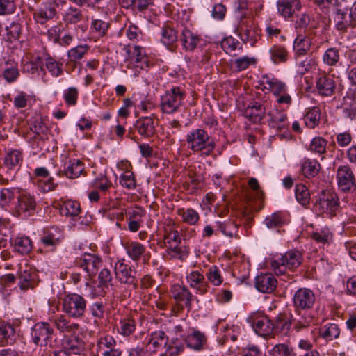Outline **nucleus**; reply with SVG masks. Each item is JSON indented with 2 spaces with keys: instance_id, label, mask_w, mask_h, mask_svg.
<instances>
[{
  "instance_id": "a19ab883",
  "label": "nucleus",
  "mask_w": 356,
  "mask_h": 356,
  "mask_svg": "<svg viewBox=\"0 0 356 356\" xmlns=\"http://www.w3.org/2000/svg\"><path fill=\"white\" fill-rule=\"evenodd\" d=\"M255 63L256 59L248 56H240L230 60L231 69L238 72L245 70L249 66Z\"/></svg>"
},
{
  "instance_id": "49530a36",
  "label": "nucleus",
  "mask_w": 356,
  "mask_h": 356,
  "mask_svg": "<svg viewBox=\"0 0 356 356\" xmlns=\"http://www.w3.org/2000/svg\"><path fill=\"white\" fill-rule=\"evenodd\" d=\"M321 111L318 107L309 108L303 117L304 123L309 129L316 127L320 121Z\"/></svg>"
},
{
  "instance_id": "3c124183",
  "label": "nucleus",
  "mask_w": 356,
  "mask_h": 356,
  "mask_svg": "<svg viewBox=\"0 0 356 356\" xmlns=\"http://www.w3.org/2000/svg\"><path fill=\"white\" fill-rule=\"evenodd\" d=\"M269 52L274 63H285L288 59V51L284 47L273 45Z\"/></svg>"
},
{
  "instance_id": "a211bd4d",
  "label": "nucleus",
  "mask_w": 356,
  "mask_h": 356,
  "mask_svg": "<svg viewBox=\"0 0 356 356\" xmlns=\"http://www.w3.org/2000/svg\"><path fill=\"white\" fill-rule=\"evenodd\" d=\"M63 238V233L58 228L51 227L44 232L40 238V243L44 248L53 251Z\"/></svg>"
},
{
  "instance_id": "c03bdc74",
  "label": "nucleus",
  "mask_w": 356,
  "mask_h": 356,
  "mask_svg": "<svg viewBox=\"0 0 356 356\" xmlns=\"http://www.w3.org/2000/svg\"><path fill=\"white\" fill-rule=\"evenodd\" d=\"M82 11L77 8L70 6L64 13L63 20L66 24H75L83 20Z\"/></svg>"
},
{
  "instance_id": "0e129e2a",
  "label": "nucleus",
  "mask_w": 356,
  "mask_h": 356,
  "mask_svg": "<svg viewBox=\"0 0 356 356\" xmlns=\"http://www.w3.org/2000/svg\"><path fill=\"white\" fill-rule=\"evenodd\" d=\"M349 18L345 12L338 10L334 18L336 28L339 31H345L350 24Z\"/></svg>"
},
{
  "instance_id": "4c0bfd02",
  "label": "nucleus",
  "mask_w": 356,
  "mask_h": 356,
  "mask_svg": "<svg viewBox=\"0 0 356 356\" xmlns=\"http://www.w3.org/2000/svg\"><path fill=\"white\" fill-rule=\"evenodd\" d=\"M15 334V328L10 323H0V345L5 346L13 343Z\"/></svg>"
},
{
  "instance_id": "2f4dec72",
  "label": "nucleus",
  "mask_w": 356,
  "mask_h": 356,
  "mask_svg": "<svg viewBox=\"0 0 356 356\" xmlns=\"http://www.w3.org/2000/svg\"><path fill=\"white\" fill-rule=\"evenodd\" d=\"M83 172L84 163L79 159H71L65 163L64 173L68 178H77Z\"/></svg>"
},
{
  "instance_id": "6ab92c4d",
  "label": "nucleus",
  "mask_w": 356,
  "mask_h": 356,
  "mask_svg": "<svg viewBox=\"0 0 356 356\" xmlns=\"http://www.w3.org/2000/svg\"><path fill=\"white\" fill-rule=\"evenodd\" d=\"M239 35L244 43H248L250 46H254L261 37L260 30L252 22L243 23L240 26Z\"/></svg>"
},
{
  "instance_id": "774afa93",
  "label": "nucleus",
  "mask_w": 356,
  "mask_h": 356,
  "mask_svg": "<svg viewBox=\"0 0 356 356\" xmlns=\"http://www.w3.org/2000/svg\"><path fill=\"white\" fill-rule=\"evenodd\" d=\"M79 90L76 87H70L63 92V99L68 106H74L77 104Z\"/></svg>"
},
{
  "instance_id": "58836bf2",
  "label": "nucleus",
  "mask_w": 356,
  "mask_h": 356,
  "mask_svg": "<svg viewBox=\"0 0 356 356\" xmlns=\"http://www.w3.org/2000/svg\"><path fill=\"white\" fill-rule=\"evenodd\" d=\"M184 341L177 337H172L165 343V354L169 356H177L183 353L185 349Z\"/></svg>"
},
{
  "instance_id": "393cba45",
  "label": "nucleus",
  "mask_w": 356,
  "mask_h": 356,
  "mask_svg": "<svg viewBox=\"0 0 356 356\" xmlns=\"http://www.w3.org/2000/svg\"><path fill=\"white\" fill-rule=\"evenodd\" d=\"M24 155L20 149H9L6 151L3 164L9 170L19 169L23 163Z\"/></svg>"
},
{
  "instance_id": "bb28decb",
  "label": "nucleus",
  "mask_w": 356,
  "mask_h": 356,
  "mask_svg": "<svg viewBox=\"0 0 356 356\" xmlns=\"http://www.w3.org/2000/svg\"><path fill=\"white\" fill-rule=\"evenodd\" d=\"M135 127L138 133L145 138L152 137L156 131L154 120L151 117L139 118L136 122Z\"/></svg>"
},
{
  "instance_id": "bf43d9fd",
  "label": "nucleus",
  "mask_w": 356,
  "mask_h": 356,
  "mask_svg": "<svg viewBox=\"0 0 356 356\" xmlns=\"http://www.w3.org/2000/svg\"><path fill=\"white\" fill-rule=\"evenodd\" d=\"M119 181L123 188L128 190H134L136 187V179L132 171L122 172L120 175Z\"/></svg>"
},
{
  "instance_id": "c756f323",
  "label": "nucleus",
  "mask_w": 356,
  "mask_h": 356,
  "mask_svg": "<svg viewBox=\"0 0 356 356\" xmlns=\"http://www.w3.org/2000/svg\"><path fill=\"white\" fill-rule=\"evenodd\" d=\"M64 350L67 354H79L84 349V342L76 336H70L65 337L63 341Z\"/></svg>"
},
{
  "instance_id": "8fccbe9b",
  "label": "nucleus",
  "mask_w": 356,
  "mask_h": 356,
  "mask_svg": "<svg viewBox=\"0 0 356 356\" xmlns=\"http://www.w3.org/2000/svg\"><path fill=\"white\" fill-rule=\"evenodd\" d=\"M44 65L51 76L58 77L63 74V63L56 60L51 56H49L45 58Z\"/></svg>"
},
{
  "instance_id": "ddd939ff",
  "label": "nucleus",
  "mask_w": 356,
  "mask_h": 356,
  "mask_svg": "<svg viewBox=\"0 0 356 356\" xmlns=\"http://www.w3.org/2000/svg\"><path fill=\"white\" fill-rule=\"evenodd\" d=\"M76 264L86 271L89 276L96 275L99 268L102 266V260L95 254L84 252L76 259Z\"/></svg>"
},
{
  "instance_id": "864d4df0",
  "label": "nucleus",
  "mask_w": 356,
  "mask_h": 356,
  "mask_svg": "<svg viewBox=\"0 0 356 356\" xmlns=\"http://www.w3.org/2000/svg\"><path fill=\"white\" fill-rule=\"evenodd\" d=\"M207 282H209L211 284L216 286L221 285L223 282L221 271L217 266H211L206 273Z\"/></svg>"
},
{
  "instance_id": "6e6d98bb",
  "label": "nucleus",
  "mask_w": 356,
  "mask_h": 356,
  "mask_svg": "<svg viewBox=\"0 0 356 356\" xmlns=\"http://www.w3.org/2000/svg\"><path fill=\"white\" fill-rule=\"evenodd\" d=\"M89 46L87 44H81L70 49L67 51V57L71 62H76L83 58L89 51Z\"/></svg>"
},
{
  "instance_id": "f03ea898",
  "label": "nucleus",
  "mask_w": 356,
  "mask_h": 356,
  "mask_svg": "<svg viewBox=\"0 0 356 356\" xmlns=\"http://www.w3.org/2000/svg\"><path fill=\"white\" fill-rule=\"evenodd\" d=\"M161 231L163 246L166 248L168 255L170 258L180 259L182 253L180 246L181 238L176 229L175 221L170 218H165L163 222Z\"/></svg>"
},
{
  "instance_id": "338daca9",
  "label": "nucleus",
  "mask_w": 356,
  "mask_h": 356,
  "mask_svg": "<svg viewBox=\"0 0 356 356\" xmlns=\"http://www.w3.org/2000/svg\"><path fill=\"white\" fill-rule=\"evenodd\" d=\"M223 50L229 54H232L236 50L241 49L240 42L232 37H227L221 42Z\"/></svg>"
},
{
  "instance_id": "39448f33",
  "label": "nucleus",
  "mask_w": 356,
  "mask_h": 356,
  "mask_svg": "<svg viewBox=\"0 0 356 356\" xmlns=\"http://www.w3.org/2000/svg\"><path fill=\"white\" fill-rule=\"evenodd\" d=\"M261 81L264 88L271 92L276 97V102L278 104H286L287 106L291 104L292 98L288 92L285 82L268 74L262 76Z\"/></svg>"
},
{
  "instance_id": "f257e3e1",
  "label": "nucleus",
  "mask_w": 356,
  "mask_h": 356,
  "mask_svg": "<svg viewBox=\"0 0 356 356\" xmlns=\"http://www.w3.org/2000/svg\"><path fill=\"white\" fill-rule=\"evenodd\" d=\"M186 142L188 149L204 157L210 156L216 147L214 139L200 128L189 131L186 136Z\"/></svg>"
},
{
  "instance_id": "dca6fc26",
  "label": "nucleus",
  "mask_w": 356,
  "mask_h": 356,
  "mask_svg": "<svg viewBox=\"0 0 356 356\" xmlns=\"http://www.w3.org/2000/svg\"><path fill=\"white\" fill-rule=\"evenodd\" d=\"M36 205L35 197L29 193L23 192L17 197L16 210L19 215L29 216L34 212Z\"/></svg>"
},
{
  "instance_id": "f8f14e48",
  "label": "nucleus",
  "mask_w": 356,
  "mask_h": 356,
  "mask_svg": "<svg viewBox=\"0 0 356 356\" xmlns=\"http://www.w3.org/2000/svg\"><path fill=\"white\" fill-rule=\"evenodd\" d=\"M186 281L189 287L194 290L196 294L204 295L207 293L209 284L202 270H192L188 271L186 275Z\"/></svg>"
},
{
  "instance_id": "e433bc0d",
  "label": "nucleus",
  "mask_w": 356,
  "mask_h": 356,
  "mask_svg": "<svg viewBox=\"0 0 356 356\" xmlns=\"http://www.w3.org/2000/svg\"><path fill=\"white\" fill-rule=\"evenodd\" d=\"M270 119L268 124L273 128L282 129L286 127L287 115L284 111L275 110L268 113Z\"/></svg>"
},
{
  "instance_id": "7ed1b4c3",
  "label": "nucleus",
  "mask_w": 356,
  "mask_h": 356,
  "mask_svg": "<svg viewBox=\"0 0 356 356\" xmlns=\"http://www.w3.org/2000/svg\"><path fill=\"white\" fill-rule=\"evenodd\" d=\"M185 90L179 86L167 90L160 98V109L163 113L172 115L179 112L184 105Z\"/></svg>"
},
{
  "instance_id": "cd10ccee",
  "label": "nucleus",
  "mask_w": 356,
  "mask_h": 356,
  "mask_svg": "<svg viewBox=\"0 0 356 356\" xmlns=\"http://www.w3.org/2000/svg\"><path fill=\"white\" fill-rule=\"evenodd\" d=\"M267 108L265 105L255 102L249 105L244 113L245 116L253 123H259L265 117Z\"/></svg>"
},
{
  "instance_id": "f3484780",
  "label": "nucleus",
  "mask_w": 356,
  "mask_h": 356,
  "mask_svg": "<svg viewBox=\"0 0 356 356\" xmlns=\"http://www.w3.org/2000/svg\"><path fill=\"white\" fill-rule=\"evenodd\" d=\"M170 291L177 302L182 303L188 310L191 309L194 296L187 286L179 284H174Z\"/></svg>"
},
{
  "instance_id": "2eb2a0df",
  "label": "nucleus",
  "mask_w": 356,
  "mask_h": 356,
  "mask_svg": "<svg viewBox=\"0 0 356 356\" xmlns=\"http://www.w3.org/2000/svg\"><path fill=\"white\" fill-rule=\"evenodd\" d=\"M183 48L187 51H193L195 49L204 45L205 40L202 38L188 29H184L180 36Z\"/></svg>"
},
{
  "instance_id": "aec40b11",
  "label": "nucleus",
  "mask_w": 356,
  "mask_h": 356,
  "mask_svg": "<svg viewBox=\"0 0 356 356\" xmlns=\"http://www.w3.org/2000/svg\"><path fill=\"white\" fill-rule=\"evenodd\" d=\"M316 88L319 95L332 97L336 90V83L333 78L323 74L316 79Z\"/></svg>"
},
{
  "instance_id": "20e7f679",
  "label": "nucleus",
  "mask_w": 356,
  "mask_h": 356,
  "mask_svg": "<svg viewBox=\"0 0 356 356\" xmlns=\"http://www.w3.org/2000/svg\"><path fill=\"white\" fill-rule=\"evenodd\" d=\"M302 261L300 252L290 250L286 253L275 256L270 265L274 273L277 275L284 274L287 270H293L298 267Z\"/></svg>"
},
{
  "instance_id": "412c9836",
  "label": "nucleus",
  "mask_w": 356,
  "mask_h": 356,
  "mask_svg": "<svg viewBox=\"0 0 356 356\" xmlns=\"http://www.w3.org/2000/svg\"><path fill=\"white\" fill-rule=\"evenodd\" d=\"M277 284V280L271 273L261 274L255 278V287L261 293H272L276 289Z\"/></svg>"
},
{
  "instance_id": "9d476101",
  "label": "nucleus",
  "mask_w": 356,
  "mask_h": 356,
  "mask_svg": "<svg viewBox=\"0 0 356 356\" xmlns=\"http://www.w3.org/2000/svg\"><path fill=\"white\" fill-rule=\"evenodd\" d=\"M127 58V67H138L141 69L149 67V60L145 49L139 45H128L124 48Z\"/></svg>"
},
{
  "instance_id": "c85d7f7f",
  "label": "nucleus",
  "mask_w": 356,
  "mask_h": 356,
  "mask_svg": "<svg viewBox=\"0 0 356 356\" xmlns=\"http://www.w3.org/2000/svg\"><path fill=\"white\" fill-rule=\"evenodd\" d=\"M252 327L258 335L262 337L270 334L274 330L273 323L266 316L254 318Z\"/></svg>"
},
{
  "instance_id": "79ce46f5",
  "label": "nucleus",
  "mask_w": 356,
  "mask_h": 356,
  "mask_svg": "<svg viewBox=\"0 0 356 356\" xmlns=\"http://www.w3.org/2000/svg\"><path fill=\"white\" fill-rule=\"evenodd\" d=\"M311 39L303 35H298L293 42V49L298 56H303L310 49Z\"/></svg>"
},
{
  "instance_id": "09e8293b",
  "label": "nucleus",
  "mask_w": 356,
  "mask_h": 356,
  "mask_svg": "<svg viewBox=\"0 0 356 356\" xmlns=\"http://www.w3.org/2000/svg\"><path fill=\"white\" fill-rule=\"evenodd\" d=\"M311 237L317 243L325 244L332 241L333 234L328 227H325L316 229V231L312 233Z\"/></svg>"
},
{
  "instance_id": "0eeeda50",
  "label": "nucleus",
  "mask_w": 356,
  "mask_h": 356,
  "mask_svg": "<svg viewBox=\"0 0 356 356\" xmlns=\"http://www.w3.org/2000/svg\"><path fill=\"white\" fill-rule=\"evenodd\" d=\"M54 329L46 322L36 323L31 328V341L37 346L51 347L54 335Z\"/></svg>"
},
{
  "instance_id": "ea45409f",
  "label": "nucleus",
  "mask_w": 356,
  "mask_h": 356,
  "mask_svg": "<svg viewBox=\"0 0 356 356\" xmlns=\"http://www.w3.org/2000/svg\"><path fill=\"white\" fill-rule=\"evenodd\" d=\"M118 334L123 337H129L136 330V321L131 317L121 318L116 325Z\"/></svg>"
},
{
  "instance_id": "7c9ffc66",
  "label": "nucleus",
  "mask_w": 356,
  "mask_h": 356,
  "mask_svg": "<svg viewBox=\"0 0 356 356\" xmlns=\"http://www.w3.org/2000/svg\"><path fill=\"white\" fill-rule=\"evenodd\" d=\"M186 346L193 350H200L207 342V337L203 332L194 330L184 338Z\"/></svg>"
},
{
  "instance_id": "5fc2aeb1",
  "label": "nucleus",
  "mask_w": 356,
  "mask_h": 356,
  "mask_svg": "<svg viewBox=\"0 0 356 356\" xmlns=\"http://www.w3.org/2000/svg\"><path fill=\"white\" fill-rule=\"evenodd\" d=\"M177 31L172 27L164 26L161 30V42L166 47H170L177 40Z\"/></svg>"
},
{
  "instance_id": "5701e85b",
  "label": "nucleus",
  "mask_w": 356,
  "mask_h": 356,
  "mask_svg": "<svg viewBox=\"0 0 356 356\" xmlns=\"http://www.w3.org/2000/svg\"><path fill=\"white\" fill-rule=\"evenodd\" d=\"M57 14L54 6L49 3H43L33 12V19L38 23L44 24L52 19Z\"/></svg>"
},
{
  "instance_id": "473e14b6",
  "label": "nucleus",
  "mask_w": 356,
  "mask_h": 356,
  "mask_svg": "<svg viewBox=\"0 0 356 356\" xmlns=\"http://www.w3.org/2000/svg\"><path fill=\"white\" fill-rule=\"evenodd\" d=\"M59 211L63 216L74 218L79 214L81 207L79 203L74 200H61V203L59 204Z\"/></svg>"
},
{
  "instance_id": "c9c22d12",
  "label": "nucleus",
  "mask_w": 356,
  "mask_h": 356,
  "mask_svg": "<svg viewBox=\"0 0 356 356\" xmlns=\"http://www.w3.org/2000/svg\"><path fill=\"white\" fill-rule=\"evenodd\" d=\"M13 103L16 108L31 107L35 103V97L25 92H18L13 99Z\"/></svg>"
},
{
  "instance_id": "4be33fe9",
  "label": "nucleus",
  "mask_w": 356,
  "mask_h": 356,
  "mask_svg": "<svg viewBox=\"0 0 356 356\" xmlns=\"http://www.w3.org/2000/svg\"><path fill=\"white\" fill-rule=\"evenodd\" d=\"M278 13L284 18L295 16L301 8L300 0H278L277 3Z\"/></svg>"
},
{
  "instance_id": "f704fd0d",
  "label": "nucleus",
  "mask_w": 356,
  "mask_h": 356,
  "mask_svg": "<svg viewBox=\"0 0 356 356\" xmlns=\"http://www.w3.org/2000/svg\"><path fill=\"white\" fill-rule=\"evenodd\" d=\"M321 169V164L318 161L312 159H305L301 163V172L306 178H312L316 176Z\"/></svg>"
},
{
  "instance_id": "72a5a7b5",
  "label": "nucleus",
  "mask_w": 356,
  "mask_h": 356,
  "mask_svg": "<svg viewBox=\"0 0 356 356\" xmlns=\"http://www.w3.org/2000/svg\"><path fill=\"white\" fill-rule=\"evenodd\" d=\"M215 225L216 232L220 231L226 236L232 238L237 235L238 225L230 219L216 221Z\"/></svg>"
},
{
  "instance_id": "423d86ee",
  "label": "nucleus",
  "mask_w": 356,
  "mask_h": 356,
  "mask_svg": "<svg viewBox=\"0 0 356 356\" xmlns=\"http://www.w3.org/2000/svg\"><path fill=\"white\" fill-rule=\"evenodd\" d=\"M86 300L76 293H68L65 296L62 309L68 316L73 318H81L86 311Z\"/></svg>"
},
{
  "instance_id": "e2e57ef3",
  "label": "nucleus",
  "mask_w": 356,
  "mask_h": 356,
  "mask_svg": "<svg viewBox=\"0 0 356 356\" xmlns=\"http://www.w3.org/2000/svg\"><path fill=\"white\" fill-rule=\"evenodd\" d=\"M117 342L113 337L106 335L100 337L97 342V350L100 354L107 349L116 346Z\"/></svg>"
},
{
  "instance_id": "13d9d810",
  "label": "nucleus",
  "mask_w": 356,
  "mask_h": 356,
  "mask_svg": "<svg viewBox=\"0 0 356 356\" xmlns=\"http://www.w3.org/2000/svg\"><path fill=\"white\" fill-rule=\"evenodd\" d=\"M295 195L297 201L302 206H307L310 202V193L306 186L297 184L296 186Z\"/></svg>"
},
{
  "instance_id": "603ef678",
  "label": "nucleus",
  "mask_w": 356,
  "mask_h": 356,
  "mask_svg": "<svg viewBox=\"0 0 356 356\" xmlns=\"http://www.w3.org/2000/svg\"><path fill=\"white\" fill-rule=\"evenodd\" d=\"M340 329L335 323H327L320 330V335L327 341H331L339 337Z\"/></svg>"
},
{
  "instance_id": "de8ad7c7",
  "label": "nucleus",
  "mask_w": 356,
  "mask_h": 356,
  "mask_svg": "<svg viewBox=\"0 0 356 356\" xmlns=\"http://www.w3.org/2000/svg\"><path fill=\"white\" fill-rule=\"evenodd\" d=\"M33 245L31 240L28 236H17L15 239V250L21 254H28L32 250Z\"/></svg>"
},
{
  "instance_id": "9b49d317",
  "label": "nucleus",
  "mask_w": 356,
  "mask_h": 356,
  "mask_svg": "<svg viewBox=\"0 0 356 356\" xmlns=\"http://www.w3.org/2000/svg\"><path fill=\"white\" fill-rule=\"evenodd\" d=\"M336 179L339 189L343 193H353L356 190V179L353 172L348 165L338 168Z\"/></svg>"
},
{
  "instance_id": "37998d69",
  "label": "nucleus",
  "mask_w": 356,
  "mask_h": 356,
  "mask_svg": "<svg viewBox=\"0 0 356 356\" xmlns=\"http://www.w3.org/2000/svg\"><path fill=\"white\" fill-rule=\"evenodd\" d=\"M56 327L61 332H74L79 329V324L70 323L67 318L60 315L54 320Z\"/></svg>"
},
{
  "instance_id": "680f3d73",
  "label": "nucleus",
  "mask_w": 356,
  "mask_h": 356,
  "mask_svg": "<svg viewBox=\"0 0 356 356\" xmlns=\"http://www.w3.org/2000/svg\"><path fill=\"white\" fill-rule=\"evenodd\" d=\"M268 356H295V353L287 344L279 343L268 352Z\"/></svg>"
},
{
  "instance_id": "052dcab7",
  "label": "nucleus",
  "mask_w": 356,
  "mask_h": 356,
  "mask_svg": "<svg viewBox=\"0 0 356 356\" xmlns=\"http://www.w3.org/2000/svg\"><path fill=\"white\" fill-rule=\"evenodd\" d=\"M316 60L312 56L305 57L298 64V72L303 75L316 67Z\"/></svg>"
},
{
  "instance_id": "1a4fd4ad",
  "label": "nucleus",
  "mask_w": 356,
  "mask_h": 356,
  "mask_svg": "<svg viewBox=\"0 0 356 356\" xmlns=\"http://www.w3.org/2000/svg\"><path fill=\"white\" fill-rule=\"evenodd\" d=\"M316 300L314 291L306 287L300 288L296 291L292 298L295 311L298 313L302 311L312 310L316 303Z\"/></svg>"
},
{
  "instance_id": "6e6552de",
  "label": "nucleus",
  "mask_w": 356,
  "mask_h": 356,
  "mask_svg": "<svg viewBox=\"0 0 356 356\" xmlns=\"http://www.w3.org/2000/svg\"><path fill=\"white\" fill-rule=\"evenodd\" d=\"M339 208V200L337 195L332 191H323L314 205L316 212L332 216Z\"/></svg>"
},
{
  "instance_id": "a878e982",
  "label": "nucleus",
  "mask_w": 356,
  "mask_h": 356,
  "mask_svg": "<svg viewBox=\"0 0 356 356\" xmlns=\"http://www.w3.org/2000/svg\"><path fill=\"white\" fill-rule=\"evenodd\" d=\"M127 254L133 261H138L145 252V246L136 241H127L122 243Z\"/></svg>"
},
{
  "instance_id": "a18cd8bd",
  "label": "nucleus",
  "mask_w": 356,
  "mask_h": 356,
  "mask_svg": "<svg viewBox=\"0 0 356 356\" xmlns=\"http://www.w3.org/2000/svg\"><path fill=\"white\" fill-rule=\"evenodd\" d=\"M177 214L181 218L184 222L190 225H196L200 220L199 213L192 208L179 209Z\"/></svg>"
},
{
  "instance_id": "b1692460",
  "label": "nucleus",
  "mask_w": 356,
  "mask_h": 356,
  "mask_svg": "<svg viewBox=\"0 0 356 356\" xmlns=\"http://www.w3.org/2000/svg\"><path fill=\"white\" fill-rule=\"evenodd\" d=\"M167 342V336L164 331L156 330L153 332L148 342L146 343L145 347L149 351V354L159 352L164 345L165 348V343Z\"/></svg>"
},
{
  "instance_id": "4d7b16f0",
  "label": "nucleus",
  "mask_w": 356,
  "mask_h": 356,
  "mask_svg": "<svg viewBox=\"0 0 356 356\" xmlns=\"http://www.w3.org/2000/svg\"><path fill=\"white\" fill-rule=\"evenodd\" d=\"M322 59L324 64L328 66H335L340 60V54L337 49L330 47L324 52Z\"/></svg>"
},
{
  "instance_id": "4468645a",
  "label": "nucleus",
  "mask_w": 356,
  "mask_h": 356,
  "mask_svg": "<svg viewBox=\"0 0 356 356\" xmlns=\"http://www.w3.org/2000/svg\"><path fill=\"white\" fill-rule=\"evenodd\" d=\"M115 275L118 282L128 285L136 286V270L124 259L118 260L114 266Z\"/></svg>"
},
{
  "instance_id": "69168bd1",
  "label": "nucleus",
  "mask_w": 356,
  "mask_h": 356,
  "mask_svg": "<svg viewBox=\"0 0 356 356\" xmlns=\"http://www.w3.org/2000/svg\"><path fill=\"white\" fill-rule=\"evenodd\" d=\"M95 187L99 188L101 191L106 192L112 187V182L109 178L104 174H100L97 176L92 182Z\"/></svg>"
}]
</instances>
